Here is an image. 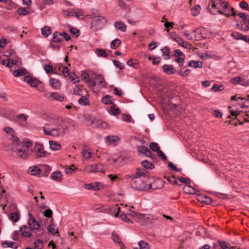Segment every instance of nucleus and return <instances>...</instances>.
Masks as SVG:
<instances>
[{"instance_id":"nucleus-1","label":"nucleus","mask_w":249,"mask_h":249,"mask_svg":"<svg viewBox=\"0 0 249 249\" xmlns=\"http://www.w3.org/2000/svg\"><path fill=\"white\" fill-rule=\"evenodd\" d=\"M159 181L161 182V180L155 179L153 176H149L148 172V173L141 176H136L135 179L131 180L130 185L134 190L141 191H148L150 189L155 190L163 186V184H161V186L159 187L155 185V183Z\"/></svg>"},{"instance_id":"nucleus-2","label":"nucleus","mask_w":249,"mask_h":249,"mask_svg":"<svg viewBox=\"0 0 249 249\" xmlns=\"http://www.w3.org/2000/svg\"><path fill=\"white\" fill-rule=\"evenodd\" d=\"M29 216V227L26 225H22L19 228V231L22 237L29 238L32 233H35L37 237L43 235L45 231L40 229V225L36 218L33 217L31 213H28Z\"/></svg>"},{"instance_id":"nucleus-3","label":"nucleus","mask_w":249,"mask_h":249,"mask_svg":"<svg viewBox=\"0 0 249 249\" xmlns=\"http://www.w3.org/2000/svg\"><path fill=\"white\" fill-rule=\"evenodd\" d=\"M107 23V19L102 16L95 17L93 18L90 23L91 27L94 28L95 30L102 29Z\"/></svg>"},{"instance_id":"nucleus-4","label":"nucleus","mask_w":249,"mask_h":249,"mask_svg":"<svg viewBox=\"0 0 249 249\" xmlns=\"http://www.w3.org/2000/svg\"><path fill=\"white\" fill-rule=\"evenodd\" d=\"M33 152L35 154V158H42L46 157L47 155H50V153L44 149L43 144L37 142L35 144Z\"/></svg>"},{"instance_id":"nucleus-5","label":"nucleus","mask_w":249,"mask_h":249,"mask_svg":"<svg viewBox=\"0 0 249 249\" xmlns=\"http://www.w3.org/2000/svg\"><path fill=\"white\" fill-rule=\"evenodd\" d=\"M85 170L88 172H103L104 169L102 164H93L87 166Z\"/></svg>"},{"instance_id":"nucleus-6","label":"nucleus","mask_w":249,"mask_h":249,"mask_svg":"<svg viewBox=\"0 0 249 249\" xmlns=\"http://www.w3.org/2000/svg\"><path fill=\"white\" fill-rule=\"evenodd\" d=\"M24 80L31 87L34 88H37L39 84H41L42 83L40 80L30 75L25 76L24 77Z\"/></svg>"},{"instance_id":"nucleus-7","label":"nucleus","mask_w":249,"mask_h":249,"mask_svg":"<svg viewBox=\"0 0 249 249\" xmlns=\"http://www.w3.org/2000/svg\"><path fill=\"white\" fill-rule=\"evenodd\" d=\"M217 0H211L208 5L207 9L209 12L212 15H216L218 13V8L216 2Z\"/></svg>"},{"instance_id":"nucleus-8","label":"nucleus","mask_w":249,"mask_h":249,"mask_svg":"<svg viewBox=\"0 0 249 249\" xmlns=\"http://www.w3.org/2000/svg\"><path fill=\"white\" fill-rule=\"evenodd\" d=\"M19 58L16 56L14 58H8L2 61L1 63L3 65L6 66L7 68H11L12 66L17 65L18 59Z\"/></svg>"},{"instance_id":"nucleus-9","label":"nucleus","mask_w":249,"mask_h":249,"mask_svg":"<svg viewBox=\"0 0 249 249\" xmlns=\"http://www.w3.org/2000/svg\"><path fill=\"white\" fill-rule=\"evenodd\" d=\"M136 172L135 174H129L125 176L126 179L131 178V180H133L136 178V177L141 176L142 175L148 173V172L145 169H141V168H138L136 169Z\"/></svg>"},{"instance_id":"nucleus-10","label":"nucleus","mask_w":249,"mask_h":249,"mask_svg":"<svg viewBox=\"0 0 249 249\" xmlns=\"http://www.w3.org/2000/svg\"><path fill=\"white\" fill-rule=\"evenodd\" d=\"M229 2L226 0H219V14L222 15L227 12Z\"/></svg>"},{"instance_id":"nucleus-11","label":"nucleus","mask_w":249,"mask_h":249,"mask_svg":"<svg viewBox=\"0 0 249 249\" xmlns=\"http://www.w3.org/2000/svg\"><path fill=\"white\" fill-rule=\"evenodd\" d=\"M162 69L166 74L168 75H171L174 74L176 70L172 65L165 64L162 66Z\"/></svg>"},{"instance_id":"nucleus-12","label":"nucleus","mask_w":249,"mask_h":249,"mask_svg":"<svg viewBox=\"0 0 249 249\" xmlns=\"http://www.w3.org/2000/svg\"><path fill=\"white\" fill-rule=\"evenodd\" d=\"M170 36L171 38L176 41L179 45H181V44H185V41L178 35L176 33L170 34Z\"/></svg>"},{"instance_id":"nucleus-13","label":"nucleus","mask_w":249,"mask_h":249,"mask_svg":"<svg viewBox=\"0 0 249 249\" xmlns=\"http://www.w3.org/2000/svg\"><path fill=\"white\" fill-rule=\"evenodd\" d=\"M51 86L55 89H59L61 86L60 81L53 78H51L49 80Z\"/></svg>"},{"instance_id":"nucleus-14","label":"nucleus","mask_w":249,"mask_h":249,"mask_svg":"<svg viewBox=\"0 0 249 249\" xmlns=\"http://www.w3.org/2000/svg\"><path fill=\"white\" fill-rule=\"evenodd\" d=\"M53 38L50 42H61L63 41V38L61 36V33L56 32L53 34Z\"/></svg>"},{"instance_id":"nucleus-15","label":"nucleus","mask_w":249,"mask_h":249,"mask_svg":"<svg viewBox=\"0 0 249 249\" xmlns=\"http://www.w3.org/2000/svg\"><path fill=\"white\" fill-rule=\"evenodd\" d=\"M28 72L26 69L21 68L20 69L15 70L13 73L14 76L17 77L24 75L28 73Z\"/></svg>"},{"instance_id":"nucleus-16","label":"nucleus","mask_w":249,"mask_h":249,"mask_svg":"<svg viewBox=\"0 0 249 249\" xmlns=\"http://www.w3.org/2000/svg\"><path fill=\"white\" fill-rule=\"evenodd\" d=\"M224 15L227 18H230L231 16L235 17L236 15V12L235 11V9L233 7H231L228 4V8L227 9V12H224Z\"/></svg>"},{"instance_id":"nucleus-17","label":"nucleus","mask_w":249,"mask_h":249,"mask_svg":"<svg viewBox=\"0 0 249 249\" xmlns=\"http://www.w3.org/2000/svg\"><path fill=\"white\" fill-rule=\"evenodd\" d=\"M62 177L60 171H55L52 174L51 178L53 180L60 181L62 179Z\"/></svg>"},{"instance_id":"nucleus-18","label":"nucleus","mask_w":249,"mask_h":249,"mask_svg":"<svg viewBox=\"0 0 249 249\" xmlns=\"http://www.w3.org/2000/svg\"><path fill=\"white\" fill-rule=\"evenodd\" d=\"M1 245L3 248L8 247L14 249H17L18 247V246L15 242L9 241H4V242H2Z\"/></svg>"},{"instance_id":"nucleus-19","label":"nucleus","mask_w":249,"mask_h":249,"mask_svg":"<svg viewBox=\"0 0 249 249\" xmlns=\"http://www.w3.org/2000/svg\"><path fill=\"white\" fill-rule=\"evenodd\" d=\"M50 148L52 150H58L61 149V145L60 143L53 141H49Z\"/></svg>"},{"instance_id":"nucleus-20","label":"nucleus","mask_w":249,"mask_h":249,"mask_svg":"<svg viewBox=\"0 0 249 249\" xmlns=\"http://www.w3.org/2000/svg\"><path fill=\"white\" fill-rule=\"evenodd\" d=\"M141 164L143 167H144L145 170L146 169H153L155 167V165L153 163H152L151 161H149L147 160H144L141 162Z\"/></svg>"},{"instance_id":"nucleus-21","label":"nucleus","mask_w":249,"mask_h":249,"mask_svg":"<svg viewBox=\"0 0 249 249\" xmlns=\"http://www.w3.org/2000/svg\"><path fill=\"white\" fill-rule=\"evenodd\" d=\"M115 27L121 31L122 32H125L126 29V26L122 21H116L114 23Z\"/></svg>"},{"instance_id":"nucleus-22","label":"nucleus","mask_w":249,"mask_h":249,"mask_svg":"<svg viewBox=\"0 0 249 249\" xmlns=\"http://www.w3.org/2000/svg\"><path fill=\"white\" fill-rule=\"evenodd\" d=\"M197 33L196 35H195L194 36L195 37L196 40H200L201 39H205L206 37H204L202 36V32L200 31L199 28H197L195 30L191 32V34H195Z\"/></svg>"},{"instance_id":"nucleus-23","label":"nucleus","mask_w":249,"mask_h":249,"mask_svg":"<svg viewBox=\"0 0 249 249\" xmlns=\"http://www.w3.org/2000/svg\"><path fill=\"white\" fill-rule=\"evenodd\" d=\"M202 63L198 61L191 60L188 65V67L194 68H201L202 67Z\"/></svg>"},{"instance_id":"nucleus-24","label":"nucleus","mask_w":249,"mask_h":249,"mask_svg":"<svg viewBox=\"0 0 249 249\" xmlns=\"http://www.w3.org/2000/svg\"><path fill=\"white\" fill-rule=\"evenodd\" d=\"M183 190L185 193L189 194H196L197 192H198L196 189L194 188L190 185L185 187Z\"/></svg>"},{"instance_id":"nucleus-25","label":"nucleus","mask_w":249,"mask_h":249,"mask_svg":"<svg viewBox=\"0 0 249 249\" xmlns=\"http://www.w3.org/2000/svg\"><path fill=\"white\" fill-rule=\"evenodd\" d=\"M55 129L61 134H64L66 133V131L67 130V126L66 125H62L61 123L56 125Z\"/></svg>"},{"instance_id":"nucleus-26","label":"nucleus","mask_w":249,"mask_h":249,"mask_svg":"<svg viewBox=\"0 0 249 249\" xmlns=\"http://www.w3.org/2000/svg\"><path fill=\"white\" fill-rule=\"evenodd\" d=\"M161 51L163 52V55H165L164 59L165 60L170 59L174 56L173 55L172 56L170 55V49L167 46L164 47L163 49H161Z\"/></svg>"},{"instance_id":"nucleus-27","label":"nucleus","mask_w":249,"mask_h":249,"mask_svg":"<svg viewBox=\"0 0 249 249\" xmlns=\"http://www.w3.org/2000/svg\"><path fill=\"white\" fill-rule=\"evenodd\" d=\"M29 169H30V172L31 174L33 176H38L42 173L41 169L36 166H33V168L30 167Z\"/></svg>"},{"instance_id":"nucleus-28","label":"nucleus","mask_w":249,"mask_h":249,"mask_svg":"<svg viewBox=\"0 0 249 249\" xmlns=\"http://www.w3.org/2000/svg\"><path fill=\"white\" fill-rule=\"evenodd\" d=\"M121 44V41L118 38L112 40L110 43V48L112 49H116Z\"/></svg>"},{"instance_id":"nucleus-29","label":"nucleus","mask_w":249,"mask_h":249,"mask_svg":"<svg viewBox=\"0 0 249 249\" xmlns=\"http://www.w3.org/2000/svg\"><path fill=\"white\" fill-rule=\"evenodd\" d=\"M17 12L20 16H26L29 14V8L19 7Z\"/></svg>"},{"instance_id":"nucleus-30","label":"nucleus","mask_w":249,"mask_h":249,"mask_svg":"<svg viewBox=\"0 0 249 249\" xmlns=\"http://www.w3.org/2000/svg\"><path fill=\"white\" fill-rule=\"evenodd\" d=\"M119 137L116 136H108L106 138V142L108 144L112 143L117 141H119Z\"/></svg>"},{"instance_id":"nucleus-31","label":"nucleus","mask_w":249,"mask_h":249,"mask_svg":"<svg viewBox=\"0 0 249 249\" xmlns=\"http://www.w3.org/2000/svg\"><path fill=\"white\" fill-rule=\"evenodd\" d=\"M102 102L105 105H113V102L111 101V96L107 95L102 99Z\"/></svg>"},{"instance_id":"nucleus-32","label":"nucleus","mask_w":249,"mask_h":249,"mask_svg":"<svg viewBox=\"0 0 249 249\" xmlns=\"http://www.w3.org/2000/svg\"><path fill=\"white\" fill-rule=\"evenodd\" d=\"M51 33V28L49 26H45L41 29V34L45 37L49 36Z\"/></svg>"},{"instance_id":"nucleus-33","label":"nucleus","mask_w":249,"mask_h":249,"mask_svg":"<svg viewBox=\"0 0 249 249\" xmlns=\"http://www.w3.org/2000/svg\"><path fill=\"white\" fill-rule=\"evenodd\" d=\"M51 97L54 100L62 102L64 100V97L63 96H61L57 92H53L51 95Z\"/></svg>"},{"instance_id":"nucleus-34","label":"nucleus","mask_w":249,"mask_h":249,"mask_svg":"<svg viewBox=\"0 0 249 249\" xmlns=\"http://www.w3.org/2000/svg\"><path fill=\"white\" fill-rule=\"evenodd\" d=\"M95 52L98 55V56L103 57H107V54L106 50L105 49H97Z\"/></svg>"},{"instance_id":"nucleus-35","label":"nucleus","mask_w":249,"mask_h":249,"mask_svg":"<svg viewBox=\"0 0 249 249\" xmlns=\"http://www.w3.org/2000/svg\"><path fill=\"white\" fill-rule=\"evenodd\" d=\"M110 111L112 115L115 116L121 113V110L119 107H116V106L114 103L110 107Z\"/></svg>"},{"instance_id":"nucleus-36","label":"nucleus","mask_w":249,"mask_h":249,"mask_svg":"<svg viewBox=\"0 0 249 249\" xmlns=\"http://www.w3.org/2000/svg\"><path fill=\"white\" fill-rule=\"evenodd\" d=\"M127 64L129 66H132L135 69H138L139 67V63L137 60L129 59L127 62Z\"/></svg>"},{"instance_id":"nucleus-37","label":"nucleus","mask_w":249,"mask_h":249,"mask_svg":"<svg viewBox=\"0 0 249 249\" xmlns=\"http://www.w3.org/2000/svg\"><path fill=\"white\" fill-rule=\"evenodd\" d=\"M78 103L84 106L88 105H89V100L87 97L86 95L82 96L78 100Z\"/></svg>"},{"instance_id":"nucleus-38","label":"nucleus","mask_w":249,"mask_h":249,"mask_svg":"<svg viewBox=\"0 0 249 249\" xmlns=\"http://www.w3.org/2000/svg\"><path fill=\"white\" fill-rule=\"evenodd\" d=\"M18 156L22 159H26L28 158V155L26 152V150L19 149L18 150Z\"/></svg>"},{"instance_id":"nucleus-39","label":"nucleus","mask_w":249,"mask_h":249,"mask_svg":"<svg viewBox=\"0 0 249 249\" xmlns=\"http://www.w3.org/2000/svg\"><path fill=\"white\" fill-rule=\"evenodd\" d=\"M47 230L49 233L53 235L59 233L58 229H56V230L55 231V229L54 228V225L53 224L50 225L48 227V228H47Z\"/></svg>"},{"instance_id":"nucleus-40","label":"nucleus","mask_w":249,"mask_h":249,"mask_svg":"<svg viewBox=\"0 0 249 249\" xmlns=\"http://www.w3.org/2000/svg\"><path fill=\"white\" fill-rule=\"evenodd\" d=\"M138 245L140 249H149L150 248L149 244L143 240L140 241L138 243Z\"/></svg>"},{"instance_id":"nucleus-41","label":"nucleus","mask_w":249,"mask_h":249,"mask_svg":"<svg viewBox=\"0 0 249 249\" xmlns=\"http://www.w3.org/2000/svg\"><path fill=\"white\" fill-rule=\"evenodd\" d=\"M34 249H42L44 246V243L40 239H37L34 243Z\"/></svg>"},{"instance_id":"nucleus-42","label":"nucleus","mask_w":249,"mask_h":249,"mask_svg":"<svg viewBox=\"0 0 249 249\" xmlns=\"http://www.w3.org/2000/svg\"><path fill=\"white\" fill-rule=\"evenodd\" d=\"M83 87V86L82 85H77L75 88L74 89L73 93L75 95H82L81 92H82Z\"/></svg>"},{"instance_id":"nucleus-43","label":"nucleus","mask_w":249,"mask_h":249,"mask_svg":"<svg viewBox=\"0 0 249 249\" xmlns=\"http://www.w3.org/2000/svg\"><path fill=\"white\" fill-rule=\"evenodd\" d=\"M229 243H227L225 241H219V246L220 247V249H231V247H230Z\"/></svg>"},{"instance_id":"nucleus-44","label":"nucleus","mask_w":249,"mask_h":249,"mask_svg":"<svg viewBox=\"0 0 249 249\" xmlns=\"http://www.w3.org/2000/svg\"><path fill=\"white\" fill-rule=\"evenodd\" d=\"M6 9L9 10L16 8L18 7V4L15 2H13L11 0H9Z\"/></svg>"},{"instance_id":"nucleus-45","label":"nucleus","mask_w":249,"mask_h":249,"mask_svg":"<svg viewBox=\"0 0 249 249\" xmlns=\"http://www.w3.org/2000/svg\"><path fill=\"white\" fill-rule=\"evenodd\" d=\"M148 148L144 145H140L137 147V150L139 154L145 155Z\"/></svg>"},{"instance_id":"nucleus-46","label":"nucleus","mask_w":249,"mask_h":249,"mask_svg":"<svg viewBox=\"0 0 249 249\" xmlns=\"http://www.w3.org/2000/svg\"><path fill=\"white\" fill-rule=\"evenodd\" d=\"M175 60L178 63L179 67H183L185 63V55L178 57V58H175Z\"/></svg>"},{"instance_id":"nucleus-47","label":"nucleus","mask_w":249,"mask_h":249,"mask_svg":"<svg viewBox=\"0 0 249 249\" xmlns=\"http://www.w3.org/2000/svg\"><path fill=\"white\" fill-rule=\"evenodd\" d=\"M149 148L153 151L157 152L160 149V147L157 143L152 142L150 143Z\"/></svg>"},{"instance_id":"nucleus-48","label":"nucleus","mask_w":249,"mask_h":249,"mask_svg":"<svg viewBox=\"0 0 249 249\" xmlns=\"http://www.w3.org/2000/svg\"><path fill=\"white\" fill-rule=\"evenodd\" d=\"M44 70L47 73H50L52 72L55 73L53 71V68L52 65L50 64H46L44 66Z\"/></svg>"},{"instance_id":"nucleus-49","label":"nucleus","mask_w":249,"mask_h":249,"mask_svg":"<svg viewBox=\"0 0 249 249\" xmlns=\"http://www.w3.org/2000/svg\"><path fill=\"white\" fill-rule=\"evenodd\" d=\"M9 217L13 221L16 222L19 219V216L16 213H12L9 214Z\"/></svg>"},{"instance_id":"nucleus-50","label":"nucleus","mask_w":249,"mask_h":249,"mask_svg":"<svg viewBox=\"0 0 249 249\" xmlns=\"http://www.w3.org/2000/svg\"><path fill=\"white\" fill-rule=\"evenodd\" d=\"M82 154L83 155V156L85 157V158L86 159H90L92 155V154L90 151H88L86 149H84L82 152Z\"/></svg>"},{"instance_id":"nucleus-51","label":"nucleus","mask_w":249,"mask_h":249,"mask_svg":"<svg viewBox=\"0 0 249 249\" xmlns=\"http://www.w3.org/2000/svg\"><path fill=\"white\" fill-rule=\"evenodd\" d=\"M120 217L124 222L132 223L133 222L127 216L125 213H123L120 215Z\"/></svg>"},{"instance_id":"nucleus-52","label":"nucleus","mask_w":249,"mask_h":249,"mask_svg":"<svg viewBox=\"0 0 249 249\" xmlns=\"http://www.w3.org/2000/svg\"><path fill=\"white\" fill-rule=\"evenodd\" d=\"M242 81H244L243 79H242L240 77L237 76L232 78L231 79V82L233 84H237L241 82Z\"/></svg>"},{"instance_id":"nucleus-53","label":"nucleus","mask_w":249,"mask_h":249,"mask_svg":"<svg viewBox=\"0 0 249 249\" xmlns=\"http://www.w3.org/2000/svg\"><path fill=\"white\" fill-rule=\"evenodd\" d=\"M168 167L170 168L171 170L175 171L176 172H179L181 169H178L177 166L172 162H168Z\"/></svg>"},{"instance_id":"nucleus-54","label":"nucleus","mask_w":249,"mask_h":249,"mask_svg":"<svg viewBox=\"0 0 249 249\" xmlns=\"http://www.w3.org/2000/svg\"><path fill=\"white\" fill-rule=\"evenodd\" d=\"M82 78L83 80L85 81L86 82H90L91 79L89 74L87 72H83L81 74Z\"/></svg>"},{"instance_id":"nucleus-55","label":"nucleus","mask_w":249,"mask_h":249,"mask_svg":"<svg viewBox=\"0 0 249 249\" xmlns=\"http://www.w3.org/2000/svg\"><path fill=\"white\" fill-rule=\"evenodd\" d=\"M11 139L13 142L17 145L20 143V141L18 137L16 136L14 134H11Z\"/></svg>"},{"instance_id":"nucleus-56","label":"nucleus","mask_w":249,"mask_h":249,"mask_svg":"<svg viewBox=\"0 0 249 249\" xmlns=\"http://www.w3.org/2000/svg\"><path fill=\"white\" fill-rule=\"evenodd\" d=\"M200 10H201V7L199 5H196L195 7V9L193 10V11L192 14H193V16H197L199 14Z\"/></svg>"},{"instance_id":"nucleus-57","label":"nucleus","mask_w":249,"mask_h":249,"mask_svg":"<svg viewBox=\"0 0 249 249\" xmlns=\"http://www.w3.org/2000/svg\"><path fill=\"white\" fill-rule=\"evenodd\" d=\"M157 155L158 156L163 160L165 161L167 160V158L165 155L163 153V152L159 149L157 151Z\"/></svg>"},{"instance_id":"nucleus-58","label":"nucleus","mask_w":249,"mask_h":249,"mask_svg":"<svg viewBox=\"0 0 249 249\" xmlns=\"http://www.w3.org/2000/svg\"><path fill=\"white\" fill-rule=\"evenodd\" d=\"M113 63L114 66L119 68L120 70H122L124 69V66H123L121 63L118 60H113Z\"/></svg>"},{"instance_id":"nucleus-59","label":"nucleus","mask_w":249,"mask_h":249,"mask_svg":"<svg viewBox=\"0 0 249 249\" xmlns=\"http://www.w3.org/2000/svg\"><path fill=\"white\" fill-rule=\"evenodd\" d=\"M231 36L236 40L240 39V37H241L242 34L237 32H233L231 34Z\"/></svg>"},{"instance_id":"nucleus-60","label":"nucleus","mask_w":249,"mask_h":249,"mask_svg":"<svg viewBox=\"0 0 249 249\" xmlns=\"http://www.w3.org/2000/svg\"><path fill=\"white\" fill-rule=\"evenodd\" d=\"M41 166V171L43 170V171L45 173H49L51 170V167L49 165L43 164Z\"/></svg>"},{"instance_id":"nucleus-61","label":"nucleus","mask_w":249,"mask_h":249,"mask_svg":"<svg viewBox=\"0 0 249 249\" xmlns=\"http://www.w3.org/2000/svg\"><path fill=\"white\" fill-rule=\"evenodd\" d=\"M122 120L127 122H131L132 117L129 114H123Z\"/></svg>"},{"instance_id":"nucleus-62","label":"nucleus","mask_w":249,"mask_h":249,"mask_svg":"<svg viewBox=\"0 0 249 249\" xmlns=\"http://www.w3.org/2000/svg\"><path fill=\"white\" fill-rule=\"evenodd\" d=\"M52 215H53V212L49 208L46 209L44 212V215L46 217L51 218L52 217Z\"/></svg>"},{"instance_id":"nucleus-63","label":"nucleus","mask_w":249,"mask_h":249,"mask_svg":"<svg viewBox=\"0 0 249 249\" xmlns=\"http://www.w3.org/2000/svg\"><path fill=\"white\" fill-rule=\"evenodd\" d=\"M239 7L243 10H248L249 8V4L245 1H242L239 3Z\"/></svg>"},{"instance_id":"nucleus-64","label":"nucleus","mask_w":249,"mask_h":249,"mask_svg":"<svg viewBox=\"0 0 249 249\" xmlns=\"http://www.w3.org/2000/svg\"><path fill=\"white\" fill-rule=\"evenodd\" d=\"M17 118L22 122H25L28 119V116L22 113L18 115L17 116Z\"/></svg>"}]
</instances>
